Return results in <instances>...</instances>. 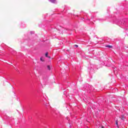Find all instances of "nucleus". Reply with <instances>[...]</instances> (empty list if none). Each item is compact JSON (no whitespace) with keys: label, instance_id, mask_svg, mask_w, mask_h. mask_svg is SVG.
<instances>
[{"label":"nucleus","instance_id":"obj_1","mask_svg":"<svg viewBox=\"0 0 128 128\" xmlns=\"http://www.w3.org/2000/svg\"><path fill=\"white\" fill-rule=\"evenodd\" d=\"M45 56H46V58H50V56H48V52H46L45 54Z\"/></svg>","mask_w":128,"mask_h":128},{"label":"nucleus","instance_id":"obj_2","mask_svg":"<svg viewBox=\"0 0 128 128\" xmlns=\"http://www.w3.org/2000/svg\"><path fill=\"white\" fill-rule=\"evenodd\" d=\"M47 68H48V70H50V69L52 68V66H50V65H48V66H47Z\"/></svg>","mask_w":128,"mask_h":128},{"label":"nucleus","instance_id":"obj_3","mask_svg":"<svg viewBox=\"0 0 128 128\" xmlns=\"http://www.w3.org/2000/svg\"><path fill=\"white\" fill-rule=\"evenodd\" d=\"M120 118H121V120H124V115L121 116Z\"/></svg>","mask_w":128,"mask_h":128},{"label":"nucleus","instance_id":"obj_4","mask_svg":"<svg viewBox=\"0 0 128 128\" xmlns=\"http://www.w3.org/2000/svg\"><path fill=\"white\" fill-rule=\"evenodd\" d=\"M106 48H112V46L110 45H107L106 46Z\"/></svg>","mask_w":128,"mask_h":128},{"label":"nucleus","instance_id":"obj_5","mask_svg":"<svg viewBox=\"0 0 128 128\" xmlns=\"http://www.w3.org/2000/svg\"><path fill=\"white\" fill-rule=\"evenodd\" d=\"M40 60L41 62H44V58H40Z\"/></svg>","mask_w":128,"mask_h":128},{"label":"nucleus","instance_id":"obj_6","mask_svg":"<svg viewBox=\"0 0 128 128\" xmlns=\"http://www.w3.org/2000/svg\"><path fill=\"white\" fill-rule=\"evenodd\" d=\"M116 124L118 128V120L116 121Z\"/></svg>","mask_w":128,"mask_h":128},{"label":"nucleus","instance_id":"obj_7","mask_svg":"<svg viewBox=\"0 0 128 128\" xmlns=\"http://www.w3.org/2000/svg\"><path fill=\"white\" fill-rule=\"evenodd\" d=\"M52 2H56V0H50Z\"/></svg>","mask_w":128,"mask_h":128},{"label":"nucleus","instance_id":"obj_8","mask_svg":"<svg viewBox=\"0 0 128 128\" xmlns=\"http://www.w3.org/2000/svg\"><path fill=\"white\" fill-rule=\"evenodd\" d=\"M100 128H104V126L102 125L101 126H99Z\"/></svg>","mask_w":128,"mask_h":128},{"label":"nucleus","instance_id":"obj_9","mask_svg":"<svg viewBox=\"0 0 128 128\" xmlns=\"http://www.w3.org/2000/svg\"><path fill=\"white\" fill-rule=\"evenodd\" d=\"M74 46H76V48H78V46L76 45V44H75Z\"/></svg>","mask_w":128,"mask_h":128}]
</instances>
